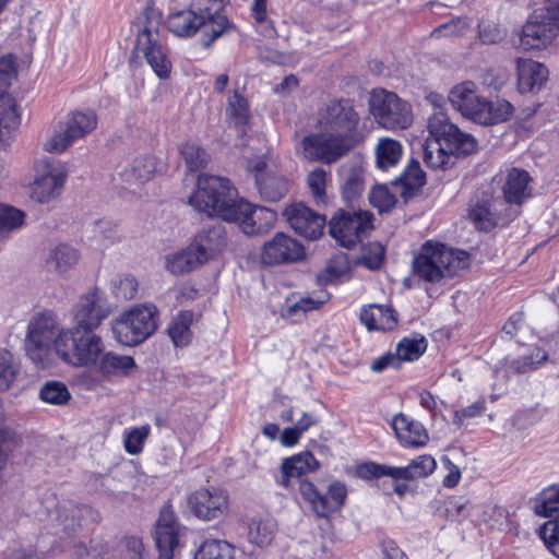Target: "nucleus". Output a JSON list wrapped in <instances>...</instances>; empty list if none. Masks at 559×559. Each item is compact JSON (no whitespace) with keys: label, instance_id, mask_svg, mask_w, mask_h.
<instances>
[{"label":"nucleus","instance_id":"obj_40","mask_svg":"<svg viewBox=\"0 0 559 559\" xmlns=\"http://www.w3.org/2000/svg\"><path fill=\"white\" fill-rule=\"evenodd\" d=\"M277 532V525L272 518H260L252 520L249 525L248 540L260 547L269 546Z\"/></svg>","mask_w":559,"mask_h":559},{"label":"nucleus","instance_id":"obj_34","mask_svg":"<svg viewBox=\"0 0 559 559\" xmlns=\"http://www.w3.org/2000/svg\"><path fill=\"white\" fill-rule=\"evenodd\" d=\"M342 194L348 201L357 200L365 190L364 168L355 163H348L341 167Z\"/></svg>","mask_w":559,"mask_h":559},{"label":"nucleus","instance_id":"obj_8","mask_svg":"<svg viewBox=\"0 0 559 559\" xmlns=\"http://www.w3.org/2000/svg\"><path fill=\"white\" fill-rule=\"evenodd\" d=\"M103 352V340L94 331L68 330L58 343V356L74 367L96 366Z\"/></svg>","mask_w":559,"mask_h":559},{"label":"nucleus","instance_id":"obj_9","mask_svg":"<svg viewBox=\"0 0 559 559\" xmlns=\"http://www.w3.org/2000/svg\"><path fill=\"white\" fill-rule=\"evenodd\" d=\"M370 112L388 130L407 129L413 121L411 106L395 93L374 90L369 99Z\"/></svg>","mask_w":559,"mask_h":559},{"label":"nucleus","instance_id":"obj_21","mask_svg":"<svg viewBox=\"0 0 559 559\" xmlns=\"http://www.w3.org/2000/svg\"><path fill=\"white\" fill-rule=\"evenodd\" d=\"M193 514L204 521L221 518L228 509V495L219 488H201L188 498Z\"/></svg>","mask_w":559,"mask_h":559},{"label":"nucleus","instance_id":"obj_19","mask_svg":"<svg viewBox=\"0 0 559 559\" xmlns=\"http://www.w3.org/2000/svg\"><path fill=\"white\" fill-rule=\"evenodd\" d=\"M543 501L535 506L537 515L551 519L540 530L547 548L559 558V487H550L543 493Z\"/></svg>","mask_w":559,"mask_h":559},{"label":"nucleus","instance_id":"obj_44","mask_svg":"<svg viewBox=\"0 0 559 559\" xmlns=\"http://www.w3.org/2000/svg\"><path fill=\"white\" fill-rule=\"evenodd\" d=\"M234 233V227H229L222 223H214L202 228L194 237L192 245H222L231 241L230 234Z\"/></svg>","mask_w":559,"mask_h":559},{"label":"nucleus","instance_id":"obj_50","mask_svg":"<svg viewBox=\"0 0 559 559\" xmlns=\"http://www.w3.org/2000/svg\"><path fill=\"white\" fill-rule=\"evenodd\" d=\"M39 396L45 403L64 405L70 400L71 394L63 382L48 381L40 389Z\"/></svg>","mask_w":559,"mask_h":559},{"label":"nucleus","instance_id":"obj_26","mask_svg":"<svg viewBox=\"0 0 559 559\" xmlns=\"http://www.w3.org/2000/svg\"><path fill=\"white\" fill-rule=\"evenodd\" d=\"M214 247H183L165 258L166 269L174 275L191 272L212 257Z\"/></svg>","mask_w":559,"mask_h":559},{"label":"nucleus","instance_id":"obj_25","mask_svg":"<svg viewBox=\"0 0 559 559\" xmlns=\"http://www.w3.org/2000/svg\"><path fill=\"white\" fill-rule=\"evenodd\" d=\"M226 0H192L190 7L198 16L203 17L205 35L212 40L222 36L230 26L224 14Z\"/></svg>","mask_w":559,"mask_h":559},{"label":"nucleus","instance_id":"obj_55","mask_svg":"<svg viewBox=\"0 0 559 559\" xmlns=\"http://www.w3.org/2000/svg\"><path fill=\"white\" fill-rule=\"evenodd\" d=\"M427 344L424 337L420 338H403L396 345V353L403 361H412L426 350Z\"/></svg>","mask_w":559,"mask_h":559},{"label":"nucleus","instance_id":"obj_38","mask_svg":"<svg viewBox=\"0 0 559 559\" xmlns=\"http://www.w3.org/2000/svg\"><path fill=\"white\" fill-rule=\"evenodd\" d=\"M305 247H260L263 264L294 263L306 258Z\"/></svg>","mask_w":559,"mask_h":559},{"label":"nucleus","instance_id":"obj_14","mask_svg":"<svg viewBox=\"0 0 559 559\" xmlns=\"http://www.w3.org/2000/svg\"><path fill=\"white\" fill-rule=\"evenodd\" d=\"M68 168L66 164L55 159H43L38 165V175L35 178L31 195L38 203H48L62 192Z\"/></svg>","mask_w":559,"mask_h":559},{"label":"nucleus","instance_id":"obj_46","mask_svg":"<svg viewBox=\"0 0 559 559\" xmlns=\"http://www.w3.org/2000/svg\"><path fill=\"white\" fill-rule=\"evenodd\" d=\"M78 259L79 253L74 247H53L47 259V266L63 273L72 267Z\"/></svg>","mask_w":559,"mask_h":559},{"label":"nucleus","instance_id":"obj_35","mask_svg":"<svg viewBox=\"0 0 559 559\" xmlns=\"http://www.w3.org/2000/svg\"><path fill=\"white\" fill-rule=\"evenodd\" d=\"M135 366L133 357L129 355L103 352L95 368L104 377H124L128 376Z\"/></svg>","mask_w":559,"mask_h":559},{"label":"nucleus","instance_id":"obj_13","mask_svg":"<svg viewBox=\"0 0 559 559\" xmlns=\"http://www.w3.org/2000/svg\"><path fill=\"white\" fill-rule=\"evenodd\" d=\"M108 314L105 294L95 287L81 296L74 306L72 326L69 330L95 331Z\"/></svg>","mask_w":559,"mask_h":559},{"label":"nucleus","instance_id":"obj_33","mask_svg":"<svg viewBox=\"0 0 559 559\" xmlns=\"http://www.w3.org/2000/svg\"><path fill=\"white\" fill-rule=\"evenodd\" d=\"M21 124L16 103L11 96L0 97V147H4Z\"/></svg>","mask_w":559,"mask_h":559},{"label":"nucleus","instance_id":"obj_28","mask_svg":"<svg viewBox=\"0 0 559 559\" xmlns=\"http://www.w3.org/2000/svg\"><path fill=\"white\" fill-rule=\"evenodd\" d=\"M518 86L521 93L539 90L548 78L547 68L535 60L519 58L516 60Z\"/></svg>","mask_w":559,"mask_h":559},{"label":"nucleus","instance_id":"obj_64","mask_svg":"<svg viewBox=\"0 0 559 559\" xmlns=\"http://www.w3.org/2000/svg\"><path fill=\"white\" fill-rule=\"evenodd\" d=\"M329 299L330 294L324 289L299 298L302 308H305V314H307L310 311L318 310Z\"/></svg>","mask_w":559,"mask_h":559},{"label":"nucleus","instance_id":"obj_10","mask_svg":"<svg viewBox=\"0 0 559 559\" xmlns=\"http://www.w3.org/2000/svg\"><path fill=\"white\" fill-rule=\"evenodd\" d=\"M97 127V116L92 110H76L68 115L59 130H55L45 142L44 148L49 153L60 154L76 140L86 136Z\"/></svg>","mask_w":559,"mask_h":559},{"label":"nucleus","instance_id":"obj_61","mask_svg":"<svg viewBox=\"0 0 559 559\" xmlns=\"http://www.w3.org/2000/svg\"><path fill=\"white\" fill-rule=\"evenodd\" d=\"M14 62L10 57L0 58V97H4V92L11 85L15 78Z\"/></svg>","mask_w":559,"mask_h":559},{"label":"nucleus","instance_id":"obj_31","mask_svg":"<svg viewBox=\"0 0 559 559\" xmlns=\"http://www.w3.org/2000/svg\"><path fill=\"white\" fill-rule=\"evenodd\" d=\"M167 28L177 37L193 36L201 28L205 32L203 17L198 16L191 7L169 14Z\"/></svg>","mask_w":559,"mask_h":559},{"label":"nucleus","instance_id":"obj_12","mask_svg":"<svg viewBox=\"0 0 559 559\" xmlns=\"http://www.w3.org/2000/svg\"><path fill=\"white\" fill-rule=\"evenodd\" d=\"M373 215L367 211L338 210L329 222V233L338 245H356L372 230Z\"/></svg>","mask_w":559,"mask_h":559},{"label":"nucleus","instance_id":"obj_17","mask_svg":"<svg viewBox=\"0 0 559 559\" xmlns=\"http://www.w3.org/2000/svg\"><path fill=\"white\" fill-rule=\"evenodd\" d=\"M283 216L296 234L309 241L318 240L324 231L326 219L302 203L287 206Z\"/></svg>","mask_w":559,"mask_h":559},{"label":"nucleus","instance_id":"obj_7","mask_svg":"<svg viewBox=\"0 0 559 559\" xmlns=\"http://www.w3.org/2000/svg\"><path fill=\"white\" fill-rule=\"evenodd\" d=\"M158 325V311L153 305L136 306L117 318L111 330L118 343L134 346L150 337Z\"/></svg>","mask_w":559,"mask_h":559},{"label":"nucleus","instance_id":"obj_51","mask_svg":"<svg viewBox=\"0 0 559 559\" xmlns=\"http://www.w3.org/2000/svg\"><path fill=\"white\" fill-rule=\"evenodd\" d=\"M180 154L190 171H195L205 167L209 162L207 153L194 142H187L182 144L180 147Z\"/></svg>","mask_w":559,"mask_h":559},{"label":"nucleus","instance_id":"obj_36","mask_svg":"<svg viewBox=\"0 0 559 559\" xmlns=\"http://www.w3.org/2000/svg\"><path fill=\"white\" fill-rule=\"evenodd\" d=\"M347 497L346 486L341 481H333L329 485L326 492L320 491L319 503L316 508V516L325 519L340 511L345 504Z\"/></svg>","mask_w":559,"mask_h":559},{"label":"nucleus","instance_id":"obj_18","mask_svg":"<svg viewBox=\"0 0 559 559\" xmlns=\"http://www.w3.org/2000/svg\"><path fill=\"white\" fill-rule=\"evenodd\" d=\"M235 212L236 217L228 222L239 223L240 229L248 236L267 233L277 218L275 211L264 206H254L243 200L238 201Z\"/></svg>","mask_w":559,"mask_h":559},{"label":"nucleus","instance_id":"obj_23","mask_svg":"<svg viewBox=\"0 0 559 559\" xmlns=\"http://www.w3.org/2000/svg\"><path fill=\"white\" fill-rule=\"evenodd\" d=\"M181 526L177 522L173 510L164 507L155 525L154 539L159 559H173L174 551L179 545Z\"/></svg>","mask_w":559,"mask_h":559},{"label":"nucleus","instance_id":"obj_16","mask_svg":"<svg viewBox=\"0 0 559 559\" xmlns=\"http://www.w3.org/2000/svg\"><path fill=\"white\" fill-rule=\"evenodd\" d=\"M557 32L558 27L543 5L533 12L523 26L520 45L524 50L543 49L551 43Z\"/></svg>","mask_w":559,"mask_h":559},{"label":"nucleus","instance_id":"obj_45","mask_svg":"<svg viewBox=\"0 0 559 559\" xmlns=\"http://www.w3.org/2000/svg\"><path fill=\"white\" fill-rule=\"evenodd\" d=\"M230 544L219 539H207L198 548L194 559H235Z\"/></svg>","mask_w":559,"mask_h":559},{"label":"nucleus","instance_id":"obj_22","mask_svg":"<svg viewBox=\"0 0 559 559\" xmlns=\"http://www.w3.org/2000/svg\"><path fill=\"white\" fill-rule=\"evenodd\" d=\"M249 168L254 173L255 185L265 201H280L288 192V180L270 167L264 159L252 160Z\"/></svg>","mask_w":559,"mask_h":559},{"label":"nucleus","instance_id":"obj_60","mask_svg":"<svg viewBox=\"0 0 559 559\" xmlns=\"http://www.w3.org/2000/svg\"><path fill=\"white\" fill-rule=\"evenodd\" d=\"M469 27V22L465 17H457L451 20L448 23H444L437 27L433 31V35L436 36H459L464 34Z\"/></svg>","mask_w":559,"mask_h":559},{"label":"nucleus","instance_id":"obj_5","mask_svg":"<svg viewBox=\"0 0 559 559\" xmlns=\"http://www.w3.org/2000/svg\"><path fill=\"white\" fill-rule=\"evenodd\" d=\"M238 201L237 191L228 179L211 175L198 177L197 189L189 199L197 211L207 216H218L226 222L236 217Z\"/></svg>","mask_w":559,"mask_h":559},{"label":"nucleus","instance_id":"obj_29","mask_svg":"<svg viewBox=\"0 0 559 559\" xmlns=\"http://www.w3.org/2000/svg\"><path fill=\"white\" fill-rule=\"evenodd\" d=\"M319 466L317 459L310 452H302L292 457L285 459L281 465V478L277 483L288 488L292 486L293 479H297L314 472Z\"/></svg>","mask_w":559,"mask_h":559},{"label":"nucleus","instance_id":"obj_43","mask_svg":"<svg viewBox=\"0 0 559 559\" xmlns=\"http://www.w3.org/2000/svg\"><path fill=\"white\" fill-rule=\"evenodd\" d=\"M548 359V354L540 347L532 348L528 355L508 360L507 367L515 373H525L538 369Z\"/></svg>","mask_w":559,"mask_h":559},{"label":"nucleus","instance_id":"obj_49","mask_svg":"<svg viewBox=\"0 0 559 559\" xmlns=\"http://www.w3.org/2000/svg\"><path fill=\"white\" fill-rule=\"evenodd\" d=\"M226 112L228 119L235 126L243 127L249 121L247 99L238 92H234L233 95L228 97Z\"/></svg>","mask_w":559,"mask_h":559},{"label":"nucleus","instance_id":"obj_24","mask_svg":"<svg viewBox=\"0 0 559 559\" xmlns=\"http://www.w3.org/2000/svg\"><path fill=\"white\" fill-rule=\"evenodd\" d=\"M136 49L143 53L156 75L166 79L170 73V61L165 48L158 41V33L144 27L138 35Z\"/></svg>","mask_w":559,"mask_h":559},{"label":"nucleus","instance_id":"obj_2","mask_svg":"<svg viewBox=\"0 0 559 559\" xmlns=\"http://www.w3.org/2000/svg\"><path fill=\"white\" fill-rule=\"evenodd\" d=\"M428 131L430 138L424 147V162L432 169H447L457 156L469 155L477 148L476 140L450 122L445 112L438 111L429 117Z\"/></svg>","mask_w":559,"mask_h":559},{"label":"nucleus","instance_id":"obj_59","mask_svg":"<svg viewBox=\"0 0 559 559\" xmlns=\"http://www.w3.org/2000/svg\"><path fill=\"white\" fill-rule=\"evenodd\" d=\"M308 186L313 197L322 201L325 197L326 171L323 168H316L309 173L307 178Z\"/></svg>","mask_w":559,"mask_h":559},{"label":"nucleus","instance_id":"obj_32","mask_svg":"<svg viewBox=\"0 0 559 559\" xmlns=\"http://www.w3.org/2000/svg\"><path fill=\"white\" fill-rule=\"evenodd\" d=\"M360 321L368 330L378 331H390L397 323L394 310L383 305L364 307L360 312Z\"/></svg>","mask_w":559,"mask_h":559},{"label":"nucleus","instance_id":"obj_39","mask_svg":"<svg viewBox=\"0 0 559 559\" xmlns=\"http://www.w3.org/2000/svg\"><path fill=\"white\" fill-rule=\"evenodd\" d=\"M193 321L194 313L190 310H182L169 323L168 334L175 346L183 347L191 342Z\"/></svg>","mask_w":559,"mask_h":559},{"label":"nucleus","instance_id":"obj_52","mask_svg":"<svg viewBox=\"0 0 559 559\" xmlns=\"http://www.w3.org/2000/svg\"><path fill=\"white\" fill-rule=\"evenodd\" d=\"M19 374V367L14 362L13 355L0 348V392L9 390Z\"/></svg>","mask_w":559,"mask_h":559},{"label":"nucleus","instance_id":"obj_62","mask_svg":"<svg viewBox=\"0 0 559 559\" xmlns=\"http://www.w3.org/2000/svg\"><path fill=\"white\" fill-rule=\"evenodd\" d=\"M368 252H364V254L358 259V263L365 265L369 270H377L381 266L384 254L385 247H367Z\"/></svg>","mask_w":559,"mask_h":559},{"label":"nucleus","instance_id":"obj_11","mask_svg":"<svg viewBox=\"0 0 559 559\" xmlns=\"http://www.w3.org/2000/svg\"><path fill=\"white\" fill-rule=\"evenodd\" d=\"M437 467L436 460L428 454L419 455L406 466L394 467L373 462L361 464L357 473L365 479L391 477L394 480H415L433 473Z\"/></svg>","mask_w":559,"mask_h":559},{"label":"nucleus","instance_id":"obj_48","mask_svg":"<svg viewBox=\"0 0 559 559\" xmlns=\"http://www.w3.org/2000/svg\"><path fill=\"white\" fill-rule=\"evenodd\" d=\"M82 511L83 509L71 503L58 507L53 513L57 521L56 534L59 532L69 533L79 526Z\"/></svg>","mask_w":559,"mask_h":559},{"label":"nucleus","instance_id":"obj_56","mask_svg":"<svg viewBox=\"0 0 559 559\" xmlns=\"http://www.w3.org/2000/svg\"><path fill=\"white\" fill-rule=\"evenodd\" d=\"M369 200L380 213L390 211L396 203L395 195L384 185L376 186L370 191Z\"/></svg>","mask_w":559,"mask_h":559},{"label":"nucleus","instance_id":"obj_37","mask_svg":"<svg viewBox=\"0 0 559 559\" xmlns=\"http://www.w3.org/2000/svg\"><path fill=\"white\" fill-rule=\"evenodd\" d=\"M83 241L106 243L122 241L121 231L116 223L110 219H98L87 225L83 233Z\"/></svg>","mask_w":559,"mask_h":559},{"label":"nucleus","instance_id":"obj_1","mask_svg":"<svg viewBox=\"0 0 559 559\" xmlns=\"http://www.w3.org/2000/svg\"><path fill=\"white\" fill-rule=\"evenodd\" d=\"M360 118L348 99L329 102L318 115L319 132L305 136L302 156L311 162L333 164L359 142Z\"/></svg>","mask_w":559,"mask_h":559},{"label":"nucleus","instance_id":"obj_54","mask_svg":"<svg viewBox=\"0 0 559 559\" xmlns=\"http://www.w3.org/2000/svg\"><path fill=\"white\" fill-rule=\"evenodd\" d=\"M150 425L131 428L124 432L123 445L127 453L136 455L142 452L144 442L150 436Z\"/></svg>","mask_w":559,"mask_h":559},{"label":"nucleus","instance_id":"obj_42","mask_svg":"<svg viewBox=\"0 0 559 559\" xmlns=\"http://www.w3.org/2000/svg\"><path fill=\"white\" fill-rule=\"evenodd\" d=\"M350 270L349 260L346 254L340 253L330 259L325 267L318 274L317 284L328 286L345 276Z\"/></svg>","mask_w":559,"mask_h":559},{"label":"nucleus","instance_id":"obj_15","mask_svg":"<svg viewBox=\"0 0 559 559\" xmlns=\"http://www.w3.org/2000/svg\"><path fill=\"white\" fill-rule=\"evenodd\" d=\"M530 174L520 168H511L501 178L502 198H499V204L514 212L519 217L522 212V205L532 197L533 186Z\"/></svg>","mask_w":559,"mask_h":559},{"label":"nucleus","instance_id":"obj_20","mask_svg":"<svg viewBox=\"0 0 559 559\" xmlns=\"http://www.w3.org/2000/svg\"><path fill=\"white\" fill-rule=\"evenodd\" d=\"M468 217L478 230L490 231L516 219L514 212L499 204V198L479 201L471 206Z\"/></svg>","mask_w":559,"mask_h":559},{"label":"nucleus","instance_id":"obj_3","mask_svg":"<svg viewBox=\"0 0 559 559\" xmlns=\"http://www.w3.org/2000/svg\"><path fill=\"white\" fill-rule=\"evenodd\" d=\"M471 264L469 253L457 247H421L412 260V271L431 284L452 278Z\"/></svg>","mask_w":559,"mask_h":559},{"label":"nucleus","instance_id":"obj_58","mask_svg":"<svg viewBox=\"0 0 559 559\" xmlns=\"http://www.w3.org/2000/svg\"><path fill=\"white\" fill-rule=\"evenodd\" d=\"M120 551L124 559H143L145 548L138 536H126L120 543Z\"/></svg>","mask_w":559,"mask_h":559},{"label":"nucleus","instance_id":"obj_30","mask_svg":"<svg viewBox=\"0 0 559 559\" xmlns=\"http://www.w3.org/2000/svg\"><path fill=\"white\" fill-rule=\"evenodd\" d=\"M156 165L154 156L147 154L140 155L124 167L120 175L129 187H140L153 178Z\"/></svg>","mask_w":559,"mask_h":559},{"label":"nucleus","instance_id":"obj_63","mask_svg":"<svg viewBox=\"0 0 559 559\" xmlns=\"http://www.w3.org/2000/svg\"><path fill=\"white\" fill-rule=\"evenodd\" d=\"M298 490L304 502L308 504L311 512L316 515V508L320 497L319 489L311 481L300 480Z\"/></svg>","mask_w":559,"mask_h":559},{"label":"nucleus","instance_id":"obj_47","mask_svg":"<svg viewBox=\"0 0 559 559\" xmlns=\"http://www.w3.org/2000/svg\"><path fill=\"white\" fill-rule=\"evenodd\" d=\"M393 185H401L404 187L402 193L406 194L414 190H418L426 183L425 173L421 170L417 160H412L405 170L392 181Z\"/></svg>","mask_w":559,"mask_h":559},{"label":"nucleus","instance_id":"obj_4","mask_svg":"<svg viewBox=\"0 0 559 559\" xmlns=\"http://www.w3.org/2000/svg\"><path fill=\"white\" fill-rule=\"evenodd\" d=\"M449 102L462 116L479 124L490 126L508 120L514 111L513 106L504 100L490 102L477 94V86L472 81L454 85L449 92Z\"/></svg>","mask_w":559,"mask_h":559},{"label":"nucleus","instance_id":"obj_6","mask_svg":"<svg viewBox=\"0 0 559 559\" xmlns=\"http://www.w3.org/2000/svg\"><path fill=\"white\" fill-rule=\"evenodd\" d=\"M68 329L60 328L50 312L37 313L27 325L25 350L37 369H46L52 362V349L58 355V343L67 337Z\"/></svg>","mask_w":559,"mask_h":559},{"label":"nucleus","instance_id":"obj_57","mask_svg":"<svg viewBox=\"0 0 559 559\" xmlns=\"http://www.w3.org/2000/svg\"><path fill=\"white\" fill-rule=\"evenodd\" d=\"M112 292L117 298L130 300L138 293V282L133 276L124 275L114 282Z\"/></svg>","mask_w":559,"mask_h":559},{"label":"nucleus","instance_id":"obj_27","mask_svg":"<svg viewBox=\"0 0 559 559\" xmlns=\"http://www.w3.org/2000/svg\"><path fill=\"white\" fill-rule=\"evenodd\" d=\"M391 427L399 441L406 448L424 447L429 439L425 427L403 413L394 415Z\"/></svg>","mask_w":559,"mask_h":559},{"label":"nucleus","instance_id":"obj_53","mask_svg":"<svg viewBox=\"0 0 559 559\" xmlns=\"http://www.w3.org/2000/svg\"><path fill=\"white\" fill-rule=\"evenodd\" d=\"M23 212L4 204H0V241L23 223Z\"/></svg>","mask_w":559,"mask_h":559},{"label":"nucleus","instance_id":"obj_41","mask_svg":"<svg viewBox=\"0 0 559 559\" xmlns=\"http://www.w3.org/2000/svg\"><path fill=\"white\" fill-rule=\"evenodd\" d=\"M403 148L399 141L391 138H381L376 146L377 166L386 170L395 166L402 157Z\"/></svg>","mask_w":559,"mask_h":559}]
</instances>
